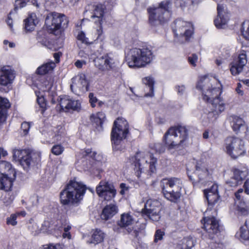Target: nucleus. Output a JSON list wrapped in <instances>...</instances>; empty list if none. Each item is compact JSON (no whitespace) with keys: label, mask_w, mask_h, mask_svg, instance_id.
I'll list each match as a JSON object with an SVG mask.
<instances>
[{"label":"nucleus","mask_w":249,"mask_h":249,"mask_svg":"<svg viewBox=\"0 0 249 249\" xmlns=\"http://www.w3.org/2000/svg\"><path fill=\"white\" fill-rule=\"evenodd\" d=\"M86 187L81 182L71 180L60 194L61 203L70 205L71 213H77L80 211L77 206L85 195Z\"/></svg>","instance_id":"obj_1"},{"label":"nucleus","mask_w":249,"mask_h":249,"mask_svg":"<svg viewBox=\"0 0 249 249\" xmlns=\"http://www.w3.org/2000/svg\"><path fill=\"white\" fill-rule=\"evenodd\" d=\"M154 58V55L150 49L135 48L127 53L126 61L129 67H142L150 63Z\"/></svg>","instance_id":"obj_2"},{"label":"nucleus","mask_w":249,"mask_h":249,"mask_svg":"<svg viewBox=\"0 0 249 249\" xmlns=\"http://www.w3.org/2000/svg\"><path fill=\"white\" fill-rule=\"evenodd\" d=\"M172 2L169 0L161 1L157 7H150L147 10L149 13V21L154 26L167 23L170 18Z\"/></svg>","instance_id":"obj_3"},{"label":"nucleus","mask_w":249,"mask_h":249,"mask_svg":"<svg viewBox=\"0 0 249 249\" xmlns=\"http://www.w3.org/2000/svg\"><path fill=\"white\" fill-rule=\"evenodd\" d=\"M221 85L215 78H210L208 76L201 77L198 81L196 88L200 90L202 94L203 99L208 102L213 96L220 95L222 91Z\"/></svg>","instance_id":"obj_4"},{"label":"nucleus","mask_w":249,"mask_h":249,"mask_svg":"<svg viewBox=\"0 0 249 249\" xmlns=\"http://www.w3.org/2000/svg\"><path fill=\"white\" fill-rule=\"evenodd\" d=\"M188 138V130L184 126L171 127L164 136L165 143L169 150L178 148Z\"/></svg>","instance_id":"obj_5"},{"label":"nucleus","mask_w":249,"mask_h":249,"mask_svg":"<svg viewBox=\"0 0 249 249\" xmlns=\"http://www.w3.org/2000/svg\"><path fill=\"white\" fill-rule=\"evenodd\" d=\"M160 186L164 197L168 200L175 202L180 197V191L183 187L181 180L177 178H163Z\"/></svg>","instance_id":"obj_6"},{"label":"nucleus","mask_w":249,"mask_h":249,"mask_svg":"<svg viewBox=\"0 0 249 249\" xmlns=\"http://www.w3.org/2000/svg\"><path fill=\"white\" fill-rule=\"evenodd\" d=\"M128 133V124L123 118H118L113 123L111 133V139L113 149L120 150L118 146Z\"/></svg>","instance_id":"obj_7"},{"label":"nucleus","mask_w":249,"mask_h":249,"mask_svg":"<svg viewBox=\"0 0 249 249\" xmlns=\"http://www.w3.org/2000/svg\"><path fill=\"white\" fill-rule=\"evenodd\" d=\"M224 149L233 159L244 155L246 153L244 141L237 137H228L225 140Z\"/></svg>","instance_id":"obj_8"},{"label":"nucleus","mask_w":249,"mask_h":249,"mask_svg":"<svg viewBox=\"0 0 249 249\" xmlns=\"http://www.w3.org/2000/svg\"><path fill=\"white\" fill-rule=\"evenodd\" d=\"M39 152L30 153L28 150H15L13 158L18 160L24 169H27L32 162L37 163L40 160Z\"/></svg>","instance_id":"obj_9"},{"label":"nucleus","mask_w":249,"mask_h":249,"mask_svg":"<svg viewBox=\"0 0 249 249\" xmlns=\"http://www.w3.org/2000/svg\"><path fill=\"white\" fill-rule=\"evenodd\" d=\"M173 31L177 37L181 39V42L188 41L194 33V28L191 23L178 19L174 22Z\"/></svg>","instance_id":"obj_10"},{"label":"nucleus","mask_w":249,"mask_h":249,"mask_svg":"<svg viewBox=\"0 0 249 249\" xmlns=\"http://www.w3.org/2000/svg\"><path fill=\"white\" fill-rule=\"evenodd\" d=\"M160 210L161 204L160 201L149 199L145 203L144 208L142 210V213L152 221H158L160 218Z\"/></svg>","instance_id":"obj_11"},{"label":"nucleus","mask_w":249,"mask_h":249,"mask_svg":"<svg viewBox=\"0 0 249 249\" xmlns=\"http://www.w3.org/2000/svg\"><path fill=\"white\" fill-rule=\"evenodd\" d=\"M96 191L100 197L107 201L111 200L116 194V191L113 185L104 180L100 182L96 187Z\"/></svg>","instance_id":"obj_12"},{"label":"nucleus","mask_w":249,"mask_h":249,"mask_svg":"<svg viewBox=\"0 0 249 249\" xmlns=\"http://www.w3.org/2000/svg\"><path fill=\"white\" fill-rule=\"evenodd\" d=\"M203 228L206 231L210 239H213L218 233L220 232L219 221L213 216L205 217Z\"/></svg>","instance_id":"obj_13"},{"label":"nucleus","mask_w":249,"mask_h":249,"mask_svg":"<svg viewBox=\"0 0 249 249\" xmlns=\"http://www.w3.org/2000/svg\"><path fill=\"white\" fill-rule=\"evenodd\" d=\"M59 105L61 109L65 112H78L81 109V103L79 101L73 100L68 96L60 97Z\"/></svg>","instance_id":"obj_14"},{"label":"nucleus","mask_w":249,"mask_h":249,"mask_svg":"<svg viewBox=\"0 0 249 249\" xmlns=\"http://www.w3.org/2000/svg\"><path fill=\"white\" fill-rule=\"evenodd\" d=\"M71 89L72 92L75 93L88 90V83L84 74H79L71 79Z\"/></svg>","instance_id":"obj_15"},{"label":"nucleus","mask_w":249,"mask_h":249,"mask_svg":"<svg viewBox=\"0 0 249 249\" xmlns=\"http://www.w3.org/2000/svg\"><path fill=\"white\" fill-rule=\"evenodd\" d=\"M247 63L246 53L244 50L240 51L237 58L231 63L230 71L232 75H237L241 72Z\"/></svg>","instance_id":"obj_16"},{"label":"nucleus","mask_w":249,"mask_h":249,"mask_svg":"<svg viewBox=\"0 0 249 249\" xmlns=\"http://www.w3.org/2000/svg\"><path fill=\"white\" fill-rule=\"evenodd\" d=\"M196 170L194 173V176L189 175L190 179L192 181H198L202 184H204L206 182L209 181L211 177L208 171V169L202 165H196Z\"/></svg>","instance_id":"obj_17"},{"label":"nucleus","mask_w":249,"mask_h":249,"mask_svg":"<svg viewBox=\"0 0 249 249\" xmlns=\"http://www.w3.org/2000/svg\"><path fill=\"white\" fill-rule=\"evenodd\" d=\"M64 18L65 16L63 15L53 13L46 17L45 25L48 30L54 31L59 29Z\"/></svg>","instance_id":"obj_18"},{"label":"nucleus","mask_w":249,"mask_h":249,"mask_svg":"<svg viewBox=\"0 0 249 249\" xmlns=\"http://www.w3.org/2000/svg\"><path fill=\"white\" fill-rule=\"evenodd\" d=\"M134 220L132 216L128 213H123L121 216V218L118 222V225L121 228H125L127 231L135 237H137L139 235V232L135 230H133L131 227L132 224L134 223Z\"/></svg>","instance_id":"obj_19"},{"label":"nucleus","mask_w":249,"mask_h":249,"mask_svg":"<svg viewBox=\"0 0 249 249\" xmlns=\"http://www.w3.org/2000/svg\"><path fill=\"white\" fill-rule=\"evenodd\" d=\"M220 95L216 96L215 95L213 96V98L208 101L212 102L213 106L212 111L208 114L209 117H213L214 116V118H212V121L216 119L219 114L225 110V103L222 98L219 97Z\"/></svg>","instance_id":"obj_20"},{"label":"nucleus","mask_w":249,"mask_h":249,"mask_svg":"<svg viewBox=\"0 0 249 249\" xmlns=\"http://www.w3.org/2000/svg\"><path fill=\"white\" fill-rule=\"evenodd\" d=\"M15 77V71L9 66H5L0 69V85L6 86L11 84Z\"/></svg>","instance_id":"obj_21"},{"label":"nucleus","mask_w":249,"mask_h":249,"mask_svg":"<svg viewBox=\"0 0 249 249\" xmlns=\"http://www.w3.org/2000/svg\"><path fill=\"white\" fill-rule=\"evenodd\" d=\"M94 62L96 68L101 71H104L112 68L114 61L108 54H106L95 58Z\"/></svg>","instance_id":"obj_22"},{"label":"nucleus","mask_w":249,"mask_h":249,"mask_svg":"<svg viewBox=\"0 0 249 249\" xmlns=\"http://www.w3.org/2000/svg\"><path fill=\"white\" fill-rule=\"evenodd\" d=\"M229 119L234 131L237 132L241 129H247L248 128L245 125V122L241 118L235 115H231L229 117Z\"/></svg>","instance_id":"obj_23"},{"label":"nucleus","mask_w":249,"mask_h":249,"mask_svg":"<svg viewBox=\"0 0 249 249\" xmlns=\"http://www.w3.org/2000/svg\"><path fill=\"white\" fill-rule=\"evenodd\" d=\"M118 212V208L114 204L107 205L103 210L101 214L102 219L107 220L111 218Z\"/></svg>","instance_id":"obj_24"},{"label":"nucleus","mask_w":249,"mask_h":249,"mask_svg":"<svg viewBox=\"0 0 249 249\" xmlns=\"http://www.w3.org/2000/svg\"><path fill=\"white\" fill-rule=\"evenodd\" d=\"M10 106L7 99L0 97V125L6 121V111Z\"/></svg>","instance_id":"obj_25"},{"label":"nucleus","mask_w":249,"mask_h":249,"mask_svg":"<svg viewBox=\"0 0 249 249\" xmlns=\"http://www.w3.org/2000/svg\"><path fill=\"white\" fill-rule=\"evenodd\" d=\"M38 23V19L35 13H31L29 17L24 20V28L27 31H32L34 30L35 26Z\"/></svg>","instance_id":"obj_26"},{"label":"nucleus","mask_w":249,"mask_h":249,"mask_svg":"<svg viewBox=\"0 0 249 249\" xmlns=\"http://www.w3.org/2000/svg\"><path fill=\"white\" fill-rule=\"evenodd\" d=\"M2 176L0 178V189L5 191H10L13 185L12 178H9L5 172L2 173Z\"/></svg>","instance_id":"obj_27"},{"label":"nucleus","mask_w":249,"mask_h":249,"mask_svg":"<svg viewBox=\"0 0 249 249\" xmlns=\"http://www.w3.org/2000/svg\"><path fill=\"white\" fill-rule=\"evenodd\" d=\"M55 66V63L53 61L48 62L39 67L36 70V73L40 75L45 74L53 71Z\"/></svg>","instance_id":"obj_28"},{"label":"nucleus","mask_w":249,"mask_h":249,"mask_svg":"<svg viewBox=\"0 0 249 249\" xmlns=\"http://www.w3.org/2000/svg\"><path fill=\"white\" fill-rule=\"evenodd\" d=\"M228 20L229 17L225 13L217 14L216 18L214 20V25L218 29L225 28Z\"/></svg>","instance_id":"obj_29"},{"label":"nucleus","mask_w":249,"mask_h":249,"mask_svg":"<svg viewBox=\"0 0 249 249\" xmlns=\"http://www.w3.org/2000/svg\"><path fill=\"white\" fill-rule=\"evenodd\" d=\"M143 83L146 85L145 90H149V92L145 93V97H152L154 96V83L153 79L150 77H146L143 79Z\"/></svg>","instance_id":"obj_30"},{"label":"nucleus","mask_w":249,"mask_h":249,"mask_svg":"<svg viewBox=\"0 0 249 249\" xmlns=\"http://www.w3.org/2000/svg\"><path fill=\"white\" fill-rule=\"evenodd\" d=\"M104 7L102 4H98L95 6L94 13L91 16L92 18H97V20L95 22H98L101 25L102 22V18L104 15Z\"/></svg>","instance_id":"obj_31"},{"label":"nucleus","mask_w":249,"mask_h":249,"mask_svg":"<svg viewBox=\"0 0 249 249\" xmlns=\"http://www.w3.org/2000/svg\"><path fill=\"white\" fill-rule=\"evenodd\" d=\"M247 222H246L245 227H241L239 231L237 232L235 235L243 243L249 241V230H247Z\"/></svg>","instance_id":"obj_32"},{"label":"nucleus","mask_w":249,"mask_h":249,"mask_svg":"<svg viewBox=\"0 0 249 249\" xmlns=\"http://www.w3.org/2000/svg\"><path fill=\"white\" fill-rule=\"evenodd\" d=\"M204 193L208 201L209 208L211 209L217 202L219 196L218 194L206 193V190H204Z\"/></svg>","instance_id":"obj_33"},{"label":"nucleus","mask_w":249,"mask_h":249,"mask_svg":"<svg viewBox=\"0 0 249 249\" xmlns=\"http://www.w3.org/2000/svg\"><path fill=\"white\" fill-rule=\"evenodd\" d=\"M237 204V210L241 215L246 216L249 214V203L244 201H239Z\"/></svg>","instance_id":"obj_34"},{"label":"nucleus","mask_w":249,"mask_h":249,"mask_svg":"<svg viewBox=\"0 0 249 249\" xmlns=\"http://www.w3.org/2000/svg\"><path fill=\"white\" fill-rule=\"evenodd\" d=\"M105 237L104 233L100 230L96 229L92 235V240L90 243L97 244L102 242Z\"/></svg>","instance_id":"obj_35"},{"label":"nucleus","mask_w":249,"mask_h":249,"mask_svg":"<svg viewBox=\"0 0 249 249\" xmlns=\"http://www.w3.org/2000/svg\"><path fill=\"white\" fill-rule=\"evenodd\" d=\"M234 178H235L240 183L248 175L247 170L242 171L238 169H233L232 170Z\"/></svg>","instance_id":"obj_36"},{"label":"nucleus","mask_w":249,"mask_h":249,"mask_svg":"<svg viewBox=\"0 0 249 249\" xmlns=\"http://www.w3.org/2000/svg\"><path fill=\"white\" fill-rule=\"evenodd\" d=\"M84 156H89L97 161H102L104 160V157L102 154H97L95 151H92L91 149H88L83 152Z\"/></svg>","instance_id":"obj_37"},{"label":"nucleus","mask_w":249,"mask_h":249,"mask_svg":"<svg viewBox=\"0 0 249 249\" xmlns=\"http://www.w3.org/2000/svg\"><path fill=\"white\" fill-rule=\"evenodd\" d=\"M193 3L192 0H176L175 4L177 7H179L184 10Z\"/></svg>","instance_id":"obj_38"},{"label":"nucleus","mask_w":249,"mask_h":249,"mask_svg":"<svg viewBox=\"0 0 249 249\" xmlns=\"http://www.w3.org/2000/svg\"><path fill=\"white\" fill-rule=\"evenodd\" d=\"M11 164L7 161H2L0 162V173L2 175L4 172L10 171L12 169Z\"/></svg>","instance_id":"obj_39"},{"label":"nucleus","mask_w":249,"mask_h":249,"mask_svg":"<svg viewBox=\"0 0 249 249\" xmlns=\"http://www.w3.org/2000/svg\"><path fill=\"white\" fill-rule=\"evenodd\" d=\"M194 245V241L192 238L186 237L183 239V246L184 249H191Z\"/></svg>","instance_id":"obj_40"},{"label":"nucleus","mask_w":249,"mask_h":249,"mask_svg":"<svg viewBox=\"0 0 249 249\" xmlns=\"http://www.w3.org/2000/svg\"><path fill=\"white\" fill-rule=\"evenodd\" d=\"M53 86V81L51 78L49 80H45L42 85V89L44 91L49 92Z\"/></svg>","instance_id":"obj_41"},{"label":"nucleus","mask_w":249,"mask_h":249,"mask_svg":"<svg viewBox=\"0 0 249 249\" xmlns=\"http://www.w3.org/2000/svg\"><path fill=\"white\" fill-rule=\"evenodd\" d=\"M64 148L60 144H55L51 149L52 153L55 155H59L64 151Z\"/></svg>","instance_id":"obj_42"},{"label":"nucleus","mask_w":249,"mask_h":249,"mask_svg":"<svg viewBox=\"0 0 249 249\" xmlns=\"http://www.w3.org/2000/svg\"><path fill=\"white\" fill-rule=\"evenodd\" d=\"M90 118H95L97 120L98 119L100 126H102V125L103 124L105 119H106V116L105 113L103 112H98L96 115H91L90 116Z\"/></svg>","instance_id":"obj_43"},{"label":"nucleus","mask_w":249,"mask_h":249,"mask_svg":"<svg viewBox=\"0 0 249 249\" xmlns=\"http://www.w3.org/2000/svg\"><path fill=\"white\" fill-rule=\"evenodd\" d=\"M27 2H30L37 8L39 7V4L37 2L36 0H20L18 4L19 5L20 8H22L26 5Z\"/></svg>","instance_id":"obj_44"},{"label":"nucleus","mask_w":249,"mask_h":249,"mask_svg":"<svg viewBox=\"0 0 249 249\" xmlns=\"http://www.w3.org/2000/svg\"><path fill=\"white\" fill-rule=\"evenodd\" d=\"M32 123V122H24L21 124V129L23 131L22 134L24 135H26L28 133Z\"/></svg>","instance_id":"obj_45"},{"label":"nucleus","mask_w":249,"mask_h":249,"mask_svg":"<svg viewBox=\"0 0 249 249\" xmlns=\"http://www.w3.org/2000/svg\"><path fill=\"white\" fill-rule=\"evenodd\" d=\"M55 136H62L65 135V128L62 125H58L53 130Z\"/></svg>","instance_id":"obj_46"},{"label":"nucleus","mask_w":249,"mask_h":249,"mask_svg":"<svg viewBox=\"0 0 249 249\" xmlns=\"http://www.w3.org/2000/svg\"><path fill=\"white\" fill-rule=\"evenodd\" d=\"M37 102L40 107L43 109L42 111H43L46 107V103L44 97L43 96L39 97L37 95Z\"/></svg>","instance_id":"obj_47"},{"label":"nucleus","mask_w":249,"mask_h":249,"mask_svg":"<svg viewBox=\"0 0 249 249\" xmlns=\"http://www.w3.org/2000/svg\"><path fill=\"white\" fill-rule=\"evenodd\" d=\"M157 161V159L153 157V156H151L149 162V169L151 173H154L156 171V164Z\"/></svg>","instance_id":"obj_48"},{"label":"nucleus","mask_w":249,"mask_h":249,"mask_svg":"<svg viewBox=\"0 0 249 249\" xmlns=\"http://www.w3.org/2000/svg\"><path fill=\"white\" fill-rule=\"evenodd\" d=\"M77 39L81 41L82 43L85 44H89V42L88 38L86 37L84 33L82 31L80 32L77 35Z\"/></svg>","instance_id":"obj_49"},{"label":"nucleus","mask_w":249,"mask_h":249,"mask_svg":"<svg viewBox=\"0 0 249 249\" xmlns=\"http://www.w3.org/2000/svg\"><path fill=\"white\" fill-rule=\"evenodd\" d=\"M17 215L15 214H12L10 217L7 218V224L8 225H11L12 226H15L17 224L16 221Z\"/></svg>","instance_id":"obj_50"},{"label":"nucleus","mask_w":249,"mask_h":249,"mask_svg":"<svg viewBox=\"0 0 249 249\" xmlns=\"http://www.w3.org/2000/svg\"><path fill=\"white\" fill-rule=\"evenodd\" d=\"M2 200L5 206H8L12 203L13 197L10 196L9 194H6Z\"/></svg>","instance_id":"obj_51"},{"label":"nucleus","mask_w":249,"mask_h":249,"mask_svg":"<svg viewBox=\"0 0 249 249\" xmlns=\"http://www.w3.org/2000/svg\"><path fill=\"white\" fill-rule=\"evenodd\" d=\"M226 183L231 187H236L241 184L236 179L235 180V178H234L233 176L230 179L226 181Z\"/></svg>","instance_id":"obj_52"},{"label":"nucleus","mask_w":249,"mask_h":249,"mask_svg":"<svg viewBox=\"0 0 249 249\" xmlns=\"http://www.w3.org/2000/svg\"><path fill=\"white\" fill-rule=\"evenodd\" d=\"M154 149L156 152L159 153H163L165 150V147L160 143H158L155 144Z\"/></svg>","instance_id":"obj_53"},{"label":"nucleus","mask_w":249,"mask_h":249,"mask_svg":"<svg viewBox=\"0 0 249 249\" xmlns=\"http://www.w3.org/2000/svg\"><path fill=\"white\" fill-rule=\"evenodd\" d=\"M164 234V233L163 231L160 230H157L155 234L154 241L157 242L158 241L161 240Z\"/></svg>","instance_id":"obj_54"},{"label":"nucleus","mask_w":249,"mask_h":249,"mask_svg":"<svg viewBox=\"0 0 249 249\" xmlns=\"http://www.w3.org/2000/svg\"><path fill=\"white\" fill-rule=\"evenodd\" d=\"M197 55L196 54H193L191 56L188 57L189 63L194 66H196V63L197 61Z\"/></svg>","instance_id":"obj_55"},{"label":"nucleus","mask_w":249,"mask_h":249,"mask_svg":"<svg viewBox=\"0 0 249 249\" xmlns=\"http://www.w3.org/2000/svg\"><path fill=\"white\" fill-rule=\"evenodd\" d=\"M89 97L91 106L94 107L95 106V103L97 101V99L96 97L94 96V94L92 93H90Z\"/></svg>","instance_id":"obj_56"},{"label":"nucleus","mask_w":249,"mask_h":249,"mask_svg":"<svg viewBox=\"0 0 249 249\" xmlns=\"http://www.w3.org/2000/svg\"><path fill=\"white\" fill-rule=\"evenodd\" d=\"M213 193V194H218V185L217 184H213L210 189L206 190V193Z\"/></svg>","instance_id":"obj_57"},{"label":"nucleus","mask_w":249,"mask_h":249,"mask_svg":"<svg viewBox=\"0 0 249 249\" xmlns=\"http://www.w3.org/2000/svg\"><path fill=\"white\" fill-rule=\"evenodd\" d=\"M120 187L121 188L120 193L122 195H124L126 192L128 191L129 187L124 183H121Z\"/></svg>","instance_id":"obj_58"},{"label":"nucleus","mask_w":249,"mask_h":249,"mask_svg":"<svg viewBox=\"0 0 249 249\" xmlns=\"http://www.w3.org/2000/svg\"><path fill=\"white\" fill-rule=\"evenodd\" d=\"M97 34L98 35L97 39L103 41L104 39V36L103 35V30L102 27H100L99 29L97 30Z\"/></svg>","instance_id":"obj_59"},{"label":"nucleus","mask_w":249,"mask_h":249,"mask_svg":"<svg viewBox=\"0 0 249 249\" xmlns=\"http://www.w3.org/2000/svg\"><path fill=\"white\" fill-rule=\"evenodd\" d=\"M40 198L38 196H34L31 198L32 202V205L34 206H37L39 204V201Z\"/></svg>","instance_id":"obj_60"},{"label":"nucleus","mask_w":249,"mask_h":249,"mask_svg":"<svg viewBox=\"0 0 249 249\" xmlns=\"http://www.w3.org/2000/svg\"><path fill=\"white\" fill-rule=\"evenodd\" d=\"M139 157V154L137 153L136 156H135L134 158H135V160H137L136 162H135V166L136 167V168L138 167V170L141 172H142V168L141 167V163H140V160H138V158Z\"/></svg>","instance_id":"obj_61"},{"label":"nucleus","mask_w":249,"mask_h":249,"mask_svg":"<svg viewBox=\"0 0 249 249\" xmlns=\"http://www.w3.org/2000/svg\"><path fill=\"white\" fill-rule=\"evenodd\" d=\"M176 89L178 90V93L181 95L184 93V92L185 91V88L184 86L181 85V86H177Z\"/></svg>","instance_id":"obj_62"},{"label":"nucleus","mask_w":249,"mask_h":249,"mask_svg":"<svg viewBox=\"0 0 249 249\" xmlns=\"http://www.w3.org/2000/svg\"><path fill=\"white\" fill-rule=\"evenodd\" d=\"M245 192L247 194L249 195V178L246 180L244 185Z\"/></svg>","instance_id":"obj_63"},{"label":"nucleus","mask_w":249,"mask_h":249,"mask_svg":"<svg viewBox=\"0 0 249 249\" xmlns=\"http://www.w3.org/2000/svg\"><path fill=\"white\" fill-rule=\"evenodd\" d=\"M48 249H60L61 248V246L60 244H56L55 245L50 244L48 246Z\"/></svg>","instance_id":"obj_64"}]
</instances>
